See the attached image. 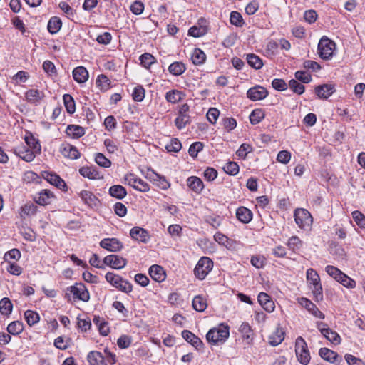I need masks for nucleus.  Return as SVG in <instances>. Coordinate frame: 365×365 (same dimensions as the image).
I'll return each mask as SVG.
<instances>
[{"instance_id": "1", "label": "nucleus", "mask_w": 365, "mask_h": 365, "mask_svg": "<svg viewBox=\"0 0 365 365\" xmlns=\"http://www.w3.org/2000/svg\"><path fill=\"white\" fill-rule=\"evenodd\" d=\"M306 277L309 287L313 293L314 299L317 302L322 301L323 292L319 274L314 269L309 268L307 270Z\"/></svg>"}, {"instance_id": "2", "label": "nucleus", "mask_w": 365, "mask_h": 365, "mask_svg": "<svg viewBox=\"0 0 365 365\" xmlns=\"http://www.w3.org/2000/svg\"><path fill=\"white\" fill-rule=\"evenodd\" d=\"M229 327L220 324L217 327H214L209 330L206 334V339L209 343L218 344L224 343L229 337Z\"/></svg>"}, {"instance_id": "3", "label": "nucleus", "mask_w": 365, "mask_h": 365, "mask_svg": "<svg viewBox=\"0 0 365 365\" xmlns=\"http://www.w3.org/2000/svg\"><path fill=\"white\" fill-rule=\"evenodd\" d=\"M294 221L297 226L304 230L311 229L313 218L310 212L304 208H297L294 212Z\"/></svg>"}, {"instance_id": "4", "label": "nucleus", "mask_w": 365, "mask_h": 365, "mask_svg": "<svg viewBox=\"0 0 365 365\" xmlns=\"http://www.w3.org/2000/svg\"><path fill=\"white\" fill-rule=\"evenodd\" d=\"M70 294L73 295V298L75 300L78 299L87 302L90 299L89 292L83 283H76L74 285L68 287L66 294L68 300L70 299Z\"/></svg>"}, {"instance_id": "5", "label": "nucleus", "mask_w": 365, "mask_h": 365, "mask_svg": "<svg viewBox=\"0 0 365 365\" xmlns=\"http://www.w3.org/2000/svg\"><path fill=\"white\" fill-rule=\"evenodd\" d=\"M295 353L300 364L307 365L309 363L311 359L309 351L305 340L302 336L296 339Z\"/></svg>"}, {"instance_id": "6", "label": "nucleus", "mask_w": 365, "mask_h": 365, "mask_svg": "<svg viewBox=\"0 0 365 365\" xmlns=\"http://www.w3.org/2000/svg\"><path fill=\"white\" fill-rule=\"evenodd\" d=\"M336 48V43L327 36H323L318 43V53L321 58L329 60Z\"/></svg>"}, {"instance_id": "7", "label": "nucleus", "mask_w": 365, "mask_h": 365, "mask_svg": "<svg viewBox=\"0 0 365 365\" xmlns=\"http://www.w3.org/2000/svg\"><path fill=\"white\" fill-rule=\"evenodd\" d=\"M212 261L207 257H202L194 269L195 275L197 279L202 280L212 269Z\"/></svg>"}, {"instance_id": "8", "label": "nucleus", "mask_w": 365, "mask_h": 365, "mask_svg": "<svg viewBox=\"0 0 365 365\" xmlns=\"http://www.w3.org/2000/svg\"><path fill=\"white\" fill-rule=\"evenodd\" d=\"M125 182L126 184L140 192H146L150 190L149 185L135 174H127L125 176Z\"/></svg>"}, {"instance_id": "9", "label": "nucleus", "mask_w": 365, "mask_h": 365, "mask_svg": "<svg viewBox=\"0 0 365 365\" xmlns=\"http://www.w3.org/2000/svg\"><path fill=\"white\" fill-rule=\"evenodd\" d=\"M41 176L50 184L56 186V187L63 191L67 190V185L65 181L56 173L49 171H43L41 173Z\"/></svg>"}, {"instance_id": "10", "label": "nucleus", "mask_w": 365, "mask_h": 365, "mask_svg": "<svg viewBox=\"0 0 365 365\" xmlns=\"http://www.w3.org/2000/svg\"><path fill=\"white\" fill-rule=\"evenodd\" d=\"M268 91L261 86L252 87L247 92V98L252 101L263 100L268 96Z\"/></svg>"}, {"instance_id": "11", "label": "nucleus", "mask_w": 365, "mask_h": 365, "mask_svg": "<svg viewBox=\"0 0 365 365\" xmlns=\"http://www.w3.org/2000/svg\"><path fill=\"white\" fill-rule=\"evenodd\" d=\"M55 198V195L51 190L43 189L34 196V200L37 204L45 206L50 205Z\"/></svg>"}, {"instance_id": "12", "label": "nucleus", "mask_w": 365, "mask_h": 365, "mask_svg": "<svg viewBox=\"0 0 365 365\" xmlns=\"http://www.w3.org/2000/svg\"><path fill=\"white\" fill-rule=\"evenodd\" d=\"M103 263L113 269H120L126 265L127 260L118 255H110L104 257Z\"/></svg>"}, {"instance_id": "13", "label": "nucleus", "mask_w": 365, "mask_h": 365, "mask_svg": "<svg viewBox=\"0 0 365 365\" xmlns=\"http://www.w3.org/2000/svg\"><path fill=\"white\" fill-rule=\"evenodd\" d=\"M317 328L322 333V334L329 341L334 344H339L340 343V336L336 332L331 330L329 327H326V325L322 322L317 323Z\"/></svg>"}, {"instance_id": "14", "label": "nucleus", "mask_w": 365, "mask_h": 365, "mask_svg": "<svg viewBox=\"0 0 365 365\" xmlns=\"http://www.w3.org/2000/svg\"><path fill=\"white\" fill-rule=\"evenodd\" d=\"M100 246L110 252H118L123 248V244L117 238H105L100 242Z\"/></svg>"}, {"instance_id": "15", "label": "nucleus", "mask_w": 365, "mask_h": 365, "mask_svg": "<svg viewBox=\"0 0 365 365\" xmlns=\"http://www.w3.org/2000/svg\"><path fill=\"white\" fill-rule=\"evenodd\" d=\"M130 237L137 241L147 242L150 240V235L147 230L139 227H135L130 231Z\"/></svg>"}, {"instance_id": "16", "label": "nucleus", "mask_w": 365, "mask_h": 365, "mask_svg": "<svg viewBox=\"0 0 365 365\" xmlns=\"http://www.w3.org/2000/svg\"><path fill=\"white\" fill-rule=\"evenodd\" d=\"M300 304L313 316L317 318L324 319V314L317 307V306L307 298H302Z\"/></svg>"}, {"instance_id": "17", "label": "nucleus", "mask_w": 365, "mask_h": 365, "mask_svg": "<svg viewBox=\"0 0 365 365\" xmlns=\"http://www.w3.org/2000/svg\"><path fill=\"white\" fill-rule=\"evenodd\" d=\"M257 300L260 305L268 312H272L274 310L275 305L270 297L265 292H260L258 294Z\"/></svg>"}, {"instance_id": "18", "label": "nucleus", "mask_w": 365, "mask_h": 365, "mask_svg": "<svg viewBox=\"0 0 365 365\" xmlns=\"http://www.w3.org/2000/svg\"><path fill=\"white\" fill-rule=\"evenodd\" d=\"M187 187L194 192L200 194L204 189L202 180L197 176H190L187 179Z\"/></svg>"}, {"instance_id": "19", "label": "nucleus", "mask_w": 365, "mask_h": 365, "mask_svg": "<svg viewBox=\"0 0 365 365\" xmlns=\"http://www.w3.org/2000/svg\"><path fill=\"white\" fill-rule=\"evenodd\" d=\"M60 150L63 156L71 159H78L80 156V153L78 149L68 143L62 144Z\"/></svg>"}, {"instance_id": "20", "label": "nucleus", "mask_w": 365, "mask_h": 365, "mask_svg": "<svg viewBox=\"0 0 365 365\" xmlns=\"http://www.w3.org/2000/svg\"><path fill=\"white\" fill-rule=\"evenodd\" d=\"M149 274L151 278L158 282H161L165 279V272L161 266L154 264L149 269Z\"/></svg>"}, {"instance_id": "21", "label": "nucleus", "mask_w": 365, "mask_h": 365, "mask_svg": "<svg viewBox=\"0 0 365 365\" xmlns=\"http://www.w3.org/2000/svg\"><path fill=\"white\" fill-rule=\"evenodd\" d=\"M315 92L319 98L327 99L334 92V87L331 84H323L317 86Z\"/></svg>"}, {"instance_id": "22", "label": "nucleus", "mask_w": 365, "mask_h": 365, "mask_svg": "<svg viewBox=\"0 0 365 365\" xmlns=\"http://www.w3.org/2000/svg\"><path fill=\"white\" fill-rule=\"evenodd\" d=\"M182 336L185 341H187L197 349H201L203 346V343L200 339L188 330L182 331Z\"/></svg>"}, {"instance_id": "23", "label": "nucleus", "mask_w": 365, "mask_h": 365, "mask_svg": "<svg viewBox=\"0 0 365 365\" xmlns=\"http://www.w3.org/2000/svg\"><path fill=\"white\" fill-rule=\"evenodd\" d=\"M236 217L244 224L250 222L252 219V212L245 207H240L236 210Z\"/></svg>"}, {"instance_id": "24", "label": "nucleus", "mask_w": 365, "mask_h": 365, "mask_svg": "<svg viewBox=\"0 0 365 365\" xmlns=\"http://www.w3.org/2000/svg\"><path fill=\"white\" fill-rule=\"evenodd\" d=\"M87 359L91 365H107L105 357L97 351H90L88 354Z\"/></svg>"}, {"instance_id": "25", "label": "nucleus", "mask_w": 365, "mask_h": 365, "mask_svg": "<svg viewBox=\"0 0 365 365\" xmlns=\"http://www.w3.org/2000/svg\"><path fill=\"white\" fill-rule=\"evenodd\" d=\"M73 77L79 83H85L88 78V72L86 68L78 66L73 69Z\"/></svg>"}, {"instance_id": "26", "label": "nucleus", "mask_w": 365, "mask_h": 365, "mask_svg": "<svg viewBox=\"0 0 365 365\" xmlns=\"http://www.w3.org/2000/svg\"><path fill=\"white\" fill-rule=\"evenodd\" d=\"M14 153L19 156L22 160L26 162H31L34 160L37 153L34 152V150L26 149L24 148H19L15 150Z\"/></svg>"}, {"instance_id": "27", "label": "nucleus", "mask_w": 365, "mask_h": 365, "mask_svg": "<svg viewBox=\"0 0 365 365\" xmlns=\"http://www.w3.org/2000/svg\"><path fill=\"white\" fill-rule=\"evenodd\" d=\"M284 339V331L282 328L277 327L276 330L269 336V342L272 346H277Z\"/></svg>"}, {"instance_id": "28", "label": "nucleus", "mask_w": 365, "mask_h": 365, "mask_svg": "<svg viewBox=\"0 0 365 365\" xmlns=\"http://www.w3.org/2000/svg\"><path fill=\"white\" fill-rule=\"evenodd\" d=\"M80 174L84 178H88V179L96 180L100 179V173L96 170L94 167L91 166H85L82 167L79 169Z\"/></svg>"}, {"instance_id": "29", "label": "nucleus", "mask_w": 365, "mask_h": 365, "mask_svg": "<svg viewBox=\"0 0 365 365\" xmlns=\"http://www.w3.org/2000/svg\"><path fill=\"white\" fill-rule=\"evenodd\" d=\"M79 196L90 207L96 206L98 203L97 197L90 191L82 190L79 192Z\"/></svg>"}, {"instance_id": "30", "label": "nucleus", "mask_w": 365, "mask_h": 365, "mask_svg": "<svg viewBox=\"0 0 365 365\" xmlns=\"http://www.w3.org/2000/svg\"><path fill=\"white\" fill-rule=\"evenodd\" d=\"M25 95L29 102L35 104L39 103L44 96L43 93L37 89H30Z\"/></svg>"}, {"instance_id": "31", "label": "nucleus", "mask_w": 365, "mask_h": 365, "mask_svg": "<svg viewBox=\"0 0 365 365\" xmlns=\"http://www.w3.org/2000/svg\"><path fill=\"white\" fill-rule=\"evenodd\" d=\"M109 194L118 200L123 199L127 195L125 188L120 185H115L109 188Z\"/></svg>"}, {"instance_id": "32", "label": "nucleus", "mask_w": 365, "mask_h": 365, "mask_svg": "<svg viewBox=\"0 0 365 365\" xmlns=\"http://www.w3.org/2000/svg\"><path fill=\"white\" fill-rule=\"evenodd\" d=\"M186 70V66L182 62L175 61L168 67V71L173 76H178L182 74Z\"/></svg>"}, {"instance_id": "33", "label": "nucleus", "mask_w": 365, "mask_h": 365, "mask_svg": "<svg viewBox=\"0 0 365 365\" xmlns=\"http://www.w3.org/2000/svg\"><path fill=\"white\" fill-rule=\"evenodd\" d=\"M207 307V300L202 295L195 296L192 299V307L195 310L202 312Z\"/></svg>"}, {"instance_id": "34", "label": "nucleus", "mask_w": 365, "mask_h": 365, "mask_svg": "<svg viewBox=\"0 0 365 365\" xmlns=\"http://www.w3.org/2000/svg\"><path fill=\"white\" fill-rule=\"evenodd\" d=\"M25 142L31 150L39 154L41 150V147L38 140H36L31 133H28L25 135Z\"/></svg>"}, {"instance_id": "35", "label": "nucleus", "mask_w": 365, "mask_h": 365, "mask_svg": "<svg viewBox=\"0 0 365 365\" xmlns=\"http://www.w3.org/2000/svg\"><path fill=\"white\" fill-rule=\"evenodd\" d=\"M66 133L73 138H78L85 134V130L80 125H69L66 128Z\"/></svg>"}, {"instance_id": "36", "label": "nucleus", "mask_w": 365, "mask_h": 365, "mask_svg": "<svg viewBox=\"0 0 365 365\" xmlns=\"http://www.w3.org/2000/svg\"><path fill=\"white\" fill-rule=\"evenodd\" d=\"M239 331L242 334V338L247 340V344H250L253 336V331L250 324L247 322L242 323L239 328Z\"/></svg>"}, {"instance_id": "37", "label": "nucleus", "mask_w": 365, "mask_h": 365, "mask_svg": "<svg viewBox=\"0 0 365 365\" xmlns=\"http://www.w3.org/2000/svg\"><path fill=\"white\" fill-rule=\"evenodd\" d=\"M61 26V20L57 16H53L48 21L47 29L51 34H55L60 30Z\"/></svg>"}, {"instance_id": "38", "label": "nucleus", "mask_w": 365, "mask_h": 365, "mask_svg": "<svg viewBox=\"0 0 365 365\" xmlns=\"http://www.w3.org/2000/svg\"><path fill=\"white\" fill-rule=\"evenodd\" d=\"M319 354L323 359L331 363H334L338 356L336 352L327 348H321Z\"/></svg>"}, {"instance_id": "39", "label": "nucleus", "mask_w": 365, "mask_h": 365, "mask_svg": "<svg viewBox=\"0 0 365 365\" xmlns=\"http://www.w3.org/2000/svg\"><path fill=\"white\" fill-rule=\"evenodd\" d=\"M191 60L195 65H202L206 60V55L201 49L195 48L191 55Z\"/></svg>"}, {"instance_id": "40", "label": "nucleus", "mask_w": 365, "mask_h": 365, "mask_svg": "<svg viewBox=\"0 0 365 365\" xmlns=\"http://www.w3.org/2000/svg\"><path fill=\"white\" fill-rule=\"evenodd\" d=\"M247 63L255 69H260L263 66L262 60L254 53L247 55Z\"/></svg>"}, {"instance_id": "41", "label": "nucleus", "mask_w": 365, "mask_h": 365, "mask_svg": "<svg viewBox=\"0 0 365 365\" xmlns=\"http://www.w3.org/2000/svg\"><path fill=\"white\" fill-rule=\"evenodd\" d=\"M13 304L11 300L7 297H4L0 300V312L3 315H9L11 313Z\"/></svg>"}, {"instance_id": "42", "label": "nucleus", "mask_w": 365, "mask_h": 365, "mask_svg": "<svg viewBox=\"0 0 365 365\" xmlns=\"http://www.w3.org/2000/svg\"><path fill=\"white\" fill-rule=\"evenodd\" d=\"M265 117L264 111L261 109H255L250 115V121L251 124L256 125L261 122Z\"/></svg>"}, {"instance_id": "43", "label": "nucleus", "mask_w": 365, "mask_h": 365, "mask_svg": "<svg viewBox=\"0 0 365 365\" xmlns=\"http://www.w3.org/2000/svg\"><path fill=\"white\" fill-rule=\"evenodd\" d=\"M24 330V324L20 321H14L10 323L7 327V331L13 335H18Z\"/></svg>"}, {"instance_id": "44", "label": "nucleus", "mask_w": 365, "mask_h": 365, "mask_svg": "<svg viewBox=\"0 0 365 365\" xmlns=\"http://www.w3.org/2000/svg\"><path fill=\"white\" fill-rule=\"evenodd\" d=\"M96 86L101 91H107L110 87V79L104 74H101L98 76L96 79Z\"/></svg>"}, {"instance_id": "45", "label": "nucleus", "mask_w": 365, "mask_h": 365, "mask_svg": "<svg viewBox=\"0 0 365 365\" xmlns=\"http://www.w3.org/2000/svg\"><path fill=\"white\" fill-rule=\"evenodd\" d=\"M182 96L183 94L181 91L173 90L167 92L165 98L170 103H176L182 100Z\"/></svg>"}, {"instance_id": "46", "label": "nucleus", "mask_w": 365, "mask_h": 365, "mask_svg": "<svg viewBox=\"0 0 365 365\" xmlns=\"http://www.w3.org/2000/svg\"><path fill=\"white\" fill-rule=\"evenodd\" d=\"M63 99L67 112L73 114L76 111V104L73 97L69 94H65Z\"/></svg>"}, {"instance_id": "47", "label": "nucleus", "mask_w": 365, "mask_h": 365, "mask_svg": "<svg viewBox=\"0 0 365 365\" xmlns=\"http://www.w3.org/2000/svg\"><path fill=\"white\" fill-rule=\"evenodd\" d=\"M24 317L27 324L31 327L38 322L40 317L37 312L27 310L24 313Z\"/></svg>"}, {"instance_id": "48", "label": "nucleus", "mask_w": 365, "mask_h": 365, "mask_svg": "<svg viewBox=\"0 0 365 365\" xmlns=\"http://www.w3.org/2000/svg\"><path fill=\"white\" fill-rule=\"evenodd\" d=\"M152 179L155 182V185L163 190H166L170 187V183L166 180V179L157 173H153Z\"/></svg>"}, {"instance_id": "49", "label": "nucleus", "mask_w": 365, "mask_h": 365, "mask_svg": "<svg viewBox=\"0 0 365 365\" xmlns=\"http://www.w3.org/2000/svg\"><path fill=\"white\" fill-rule=\"evenodd\" d=\"M352 217L356 224L361 229H365V215L359 210L353 211Z\"/></svg>"}, {"instance_id": "50", "label": "nucleus", "mask_w": 365, "mask_h": 365, "mask_svg": "<svg viewBox=\"0 0 365 365\" xmlns=\"http://www.w3.org/2000/svg\"><path fill=\"white\" fill-rule=\"evenodd\" d=\"M289 87L294 93L299 95L302 94L305 90L304 85L295 79H292L289 81Z\"/></svg>"}, {"instance_id": "51", "label": "nucleus", "mask_w": 365, "mask_h": 365, "mask_svg": "<svg viewBox=\"0 0 365 365\" xmlns=\"http://www.w3.org/2000/svg\"><path fill=\"white\" fill-rule=\"evenodd\" d=\"M338 282L341 284L346 288L353 289L356 287V282L347 276L346 274L343 273L338 280Z\"/></svg>"}, {"instance_id": "52", "label": "nucleus", "mask_w": 365, "mask_h": 365, "mask_svg": "<svg viewBox=\"0 0 365 365\" xmlns=\"http://www.w3.org/2000/svg\"><path fill=\"white\" fill-rule=\"evenodd\" d=\"M223 169L225 173L231 175H235L239 173V165L235 162H228L227 163Z\"/></svg>"}, {"instance_id": "53", "label": "nucleus", "mask_w": 365, "mask_h": 365, "mask_svg": "<svg viewBox=\"0 0 365 365\" xmlns=\"http://www.w3.org/2000/svg\"><path fill=\"white\" fill-rule=\"evenodd\" d=\"M230 23L238 27L242 26L244 21L242 15L237 11H232L230 17Z\"/></svg>"}, {"instance_id": "54", "label": "nucleus", "mask_w": 365, "mask_h": 365, "mask_svg": "<svg viewBox=\"0 0 365 365\" xmlns=\"http://www.w3.org/2000/svg\"><path fill=\"white\" fill-rule=\"evenodd\" d=\"M288 247L294 252L299 250L302 247V241L297 236L290 237L287 242Z\"/></svg>"}, {"instance_id": "55", "label": "nucleus", "mask_w": 365, "mask_h": 365, "mask_svg": "<svg viewBox=\"0 0 365 365\" xmlns=\"http://www.w3.org/2000/svg\"><path fill=\"white\" fill-rule=\"evenodd\" d=\"M190 117L187 114H180L175 120V124L178 129H182L189 123Z\"/></svg>"}, {"instance_id": "56", "label": "nucleus", "mask_w": 365, "mask_h": 365, "mask_svg": "<svg viewBox=\"0 0 365 365\" xmlns=\"http://www.w3.org/2000/svg\"><path fill=\"white\" fill-rule=\"evenodd\" d=\"M252 265L257 269L262 268L266 262V258L262 255H254L251 257Z\"/></svg>"}, {"instance_id": "57", "label": "nucleus", "mask_w": 365, "mask_h": 365, "mask_svg": "<svg viewBox=\"0 0 365 365\" xmlns=\"http://www.w3.org/2000/svg\"><path fill=\"white\" fill-rule=\"evenodd\" d=\"M325 270H326V272L329 276L333 277L337 282L339 279V278L341 277V274H343V272L340 269H339L337 267H335L331 265H327L325 267Z\"/></svg>"}, {"instance_id": "58", "label": "nucleus", "mask_w": 365, "mask_h": 365, "mask_svg": "<svg viewBox=\"0 0 365 365\" xmlns=\"http://www.w3.org/2000/svg\"><path fill=\"white\" fill-rule=\"evenodd\" d=\"M165 148L168 152L177 153L181 150L182 144L178 139L173 138Z\"/></svg>"}, {"instance_id": "59", "label": "nucleus", "mask_w": 365, "mask_h": 365, "mask_svg": "<svg viewBox=\"0 0 365 365\" xmlns=\"http://www.w3.org/2000/svg\"><path fill=\"white\" fill-rule=\"evenodd\" d=\"M21 255L18 249H11L4 254V259L9 263V259L18 260L20 259Z\"/></svg>"}, {"instance_id": "60", "label": "nucleus", "mask_w": 365, "mask_h": 365, "mask_svg": "<svg viewBox=\"0 0 365 365\" xmlns=\"http://www.w3.org/2000/svg\"><path fill=\"white\" fill-rule=\"evenodd\" d=\"M141 64L148 68L153 63H155V57L150 53H144L140 57Z\"/></svg>"}, {"instance_id": "61", "label": "nucleus", "mask_w": 365, "mask_h": 365, "mask_svg": "<svg viewBox=\"0 0 365 365\" xmlns=\"http://www.w3.org/2000/svg\"><path fill=\"white\" fill-rule=\"evenodd\" d=\"M133 98L135 101L140 102L145 98V90L140 86H136L132 93Z\"/></svg>"}, {"instance_id": "62", "label": "nucleus", "mask_w": 365, "mask_h": 365, "mask_svg": "<svg viewBox=\"0 0 365 365\" xmlns=\"http://www.w3.org/2000/svg\"><path fill=\"white\" fill-rule=\"evenodd\" d=\"M206 34V29L205 27H197L196 26H192L188 31V34L191 36L197 38L204 36Z\"/></svg>"}, {"instance_id": "63", "label": "nucleus", "mask_w": 365, "mask_h": 365, "mask_svg": "<svg viewBox=\"0 0 365 365\" xmlns=\"http://www.w3.org/2000/svg\"><path fill=\"white\" fill-rule=\"evenodd\" d=\"M6 270L10 274L16 276L20 275L23 272V269L19 265L11 262H9Z\"/></svg>"}, {"instance_id": "64", "label": "nucleus", "mask_w": 365, "mask_h": 365, "mask_svg": "<svg viewBox=\"0 0 365 365\" xmlns=\"http://www.w3.org/2000/svg\"><path fill=\"white\" fill-rule=\"evenodd\" d=\"M95 160L98 165L103 168H109L111 165L110 160L106 158L102 153H97Z\"/></svg>"}]
</instances>
